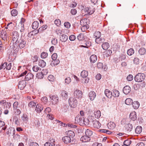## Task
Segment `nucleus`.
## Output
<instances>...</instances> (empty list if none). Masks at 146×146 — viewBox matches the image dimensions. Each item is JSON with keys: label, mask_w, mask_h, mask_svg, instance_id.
Wrapping results in <instances>:
<instances>
[{"label": "nucleus", "mask_w": 146, "mask_h": 146, "mask_svg": "<svg viewBox=\"0 0 146 146\" xmlns=\"http://www.w3.org/2000/svg\"><path fill=\"white\" fill-rule=\"evenodd\" d=\"M40 68L37 66H34L33 67V71L36 72H38Z\"/></svg>", "instance_id": "obj_60"}, {"label": "nucleus", "mask_w": 146, "mask_h": 146, "mask_svg": "<svg viewBox=\"0 0 146 146\" xmlns=\"http://www.w3.org/2000/svg\"><path fill=\"white\" fill-rule=\"evenodd\" d=\"M92 117H89V119L87 118H83V125L84 124L86 125H88L89 124L90 122H92V120H91V119H92Z\"/></svg>", "instance_id": "obj_16"}, {"label": "nucleus", "mask_w": 146, "mask_h": 146, "mask_svg": "<svg viewBox=\"0 0 146 146\" xmlns=\"http://www.w3.org/2000/svg\"><path fill=\"white\" fill-rule=\"evenodd\" d=\"M92 146H102V144L101 143L96 142L93 144Z\"/></svg>", "instance_id": "obj_64"}, {"label": "nucleus", "mask_w": 146, "mask_h": 146, "mask_svg": "<svg viewBox=\"0 0 146 146\" xmlns=\"http://www.w3.org/2000/svg\"><path fill=\"white\" fill-rule=\"evenodd\" d=\"M105 94L109 98H111L112 96V93L109 90L106 89L105 90Z\"/></svg>", "instance_id": "obj_27"}, {"label": "nucleus", "mask_w": 146, "mask_h": 146, "mask_svg": "<svg viewBox=\"0 0 146 146\" xmlns=\"http://www.w3.org/2000/svg\"><path fill=\"white\" fill-rule=\"evenodd\" d=\"M60 61L58 59H56L52 61L50 63V64L52 66L57 65L59 63Z\"/></svg>", "instance_id": "obj_32"}, {"label": "nucleus", "mask_w": 146, "mask_h": 146, "mask_svg": "<svg viewBox=\"0 0 146 146\" xmlns=\"http://www.w3.org/2000/svg\"><path fill=\"white\" fill-rule=\"evenodd\" d=\"M7 65V62H5L4 63L2 64L0 66V70L3 68H5Z\"/></svg>", "instance_id": "obj_61"}, {"label": "nucleus", "mask_w": 146, "mask_h": 146, "mask_svg": "<svg viewBox=\"0 0 146 146\" xmlns=\"http://www.w3.org/2000/svg\"><path fill=\"white\" fill-rule=\"evenodd\" d=\"M47 28V25H44L41 27H40L38 29V33H41L43 31H44Z\"/></svg>", "instance_id": "obj_44"}, {"label": "nucleus", "mask_w": 146, "mask_h": 146, "mask_svg": "<svg viewBox=\"0 0 146 146\" xmlns=\"http://www.w3.org/2000/svg\"><path fill=\"white\" fill-rule=\"evenodd\" d=\"M13 121L15 122V124L19 126L20 125V122L19 121V119L18 117L15 116L13 118Z\"/></svg>", "instance_id": "obj_38"}, {"label": "nucleus", "mask_w": 146, "mask_h": 146, "mask_svg": "<svg viewBox=\"0 0 146 146\" xmlns=\"http://www.w3.org/2000/svg\"><path fill=\"white\" fill-rule=\"evenodd\" d=\"M73 95L74 98L80 99L82 96V91L79 90H76L74 91Z\"/></svg>", "instance_id": "obj_7"}, {"label": "nucleus", "mask_w": 146, "mask_h": 146, "mask_svg": "<svg viewBox=\"0 0 146 146\" xmlns=\"http://www.w3.org/2000/svg\"><path fill=\"white\" fill-rule=\"evenodd\" d=\"M71 79L70 77H68L65 79V84L67 85L69 84L71 82Z\"/></svg>", "instance_id": "obj_52"}, {"label": "nucleus", "mask_w": 146, "mask_h": 146, "mask_svg": "<svg viewBox=\"0 0 146 146\" xmlns=\"http://www.w3.org/2000/svg\"><path fill=\"white\" fill-rule=\"evenodd\" d=\"M132 104V105L133 108L135 109H137L139 106V103L137 101L133 102Z\"/></svg>", "instance_id": "obj_31"}, {"label": "nucleus", "mask_w": 146, "mask_h": 146, "mask_svg": "<svg viewBox=\"0 0 146 146\" xmlns=\"http://www.w3.org/2000/svg\"><path fill=\"white\" fill-rule=\"evenodd\" d=\"M133 79V77L132 75L129 74L127 77V79L128 81H131Z\"/></svg>", "instance_id": "obj_62"}, {"label": "nucleus", "mask_w": 146, "mask_h": 146, "mask_svg": "<svg viewBox=\"0 0 146 146\" xmlns=\"http://www.w3.org/2000/svg\"><path fill=\"white\" fill-rule=\"evenodd\" d=\"M40 56L42 58H45L48 56V53L46 52H43L41 53Z\"/></svg>", "instance_id": "obj_53"}, {"label": "nucleus", "mask_w": 146, "mask_h": 146, "mask_svg": "<svg viewBox=\"0 0 146 146\" xmlns=\"http://www.w3.org/2000/svg\"><path fill=\"white\" fill-rule=\"evenodd\" d=\"M133 62L136 64H138L140 62L139 59L137 58H135L133 60Z\"/></svg>", "instance_id": "obj_59"}, {"label": "nucleus", "mask_w": 146, "mask_h": 146, "mask_svg": "<svg viewBox=\"0 0 146 146\" xmlns=\"http://www.w3.org/2000/svg\"><path fill=\"white\" fill-rule=\"evenodd\" d=\"M13 108L14 113L16 115H19L21 113L20 110L18 109L19 107V103L17 102H15L13 104Z\"/></svg>", "instance_id": "obj_5"}, {"label": "nucleus", "mask_w": 146, "mask_h": 146, "mask_svg": "<svg viewBox=\"0 0 146 146\" xmlns=\"http://www.w3.org/2000/svg\"><path fill=\"white\" fill-rule=\"evenodd\" d=\"M85 135L89 137L91 136L93 134L92 131L90 129H87L85 132Z\"/></svg>", "instance_id": "obj_45"}, {"label": "nucleus", "mask_w": 146, "mask_h": 146, "mask_svg": "<svg viewBox=\"0 0 146 146\" xmlns=\"http://www.w3.org/2000/svg\"><path fill=\"white\" fill-rule=\"evenodd\" d=\"M68 39V36L65 34L62 35L60 37V40L62 42H65Z\"/></svg>", "instance_id": "obj_28"}, {"label": "nucleus", "mask_w": 146, "mask_h": 146, "mask_svg": "<svg viewBox=\"0 0 146 146\" xmlns=\"http://www.w3.org/2000/svg\"><path fill=\"white\" fill-rule=\"evenodd\" d=\"M48 79L50 81L53 82L54 80V78L53 75H50L48 76Z\"/></svg>", "instance_id": "obj_58"}, {"label": "nucleus", "mask_w": 146, "mask_h": 146, "mask_svg": "<svg viewBox=\"0 0 146 146\" xmlns=\"http://www.w3.org/2000/svg\"><path fill=\"white\" fill-rule=\"evenodd\" d=\"M48 70L46 69H44L42 72L38 73L37 75V77L39 79L43 78L44 75H46L48 73Z\"/></svg>", "instance_id": "obj_10"}, {"label": "nucleus", "mask_w": 146, "mask_h": 146, "mask_svg": "<svg viewBox=\"0 0 146 146\" xmlns=\"http://www.w3.org/2000/svg\"><path fill=\"white\" fill-rule=\"evenodd\" d=\"M22 119L25 121H27L28 119V117L27 115L25 114L23 115L21 117Z\"/></svg>", "instance_id": "obj_57"}, {"label": "nucleus", "mask_w": 146, "mask_h": 146, "mask_svg": "<svg viewBox=\"0 0 146 146\" xmlns=\"http://www.w3.org/2000/svg\"><path fill=\"white\" fill-rule=\"evenodd\" d=\"M142 131V127L140 126H137L135 129V133L136 134H140Z\"/></svg>", "instance_id": "obj_33"}, {"label": "nucleus", "mask_w": 146, "mask_h": 146, "mask_svg": "<svg viewBox=\"0 0 146 146\" xmlns=\"http://www.w3.org/2000/svg\"><path fill=\"white\" fill-rule=\"evenodd\" d=\"M13 42L14 46L18 45L19 41L18 40L19 38V35L17 31H14L13 33Z\"/></svg>", "instance_id": "obj_3"}, {"label": "nucleus", "mask_w": 146, "mask_h": 146, "mask_svg": "<svg viewBox=\"0 0 146 146\" xmlns=\"http://www.w3.org/2000/svg\"><path fill=\"white\" fill-rule=\"evenodd\" d=\"M88 20L87 19H83L80 21V24L83 27L81 28V29L83 31H85V30H87L89 28V26L88 24Z\"/></svg>", "instance_id": "obj_1"}, {"label": "nucleus", "mask_w": 146, "mask_h": 146, "mask_svg": "<svg viewBox=\"0 0 146 146\" xmlns=\"http://www.w3.org/2000/svg\"><path fill=\"white\" fill-rule=\"evenodd\" d=\"M139 54L141 55H144L146 53V50L144 48H140L138 51Z\"/></svg>", "instance_id": "obj_34"}, {"label": "nucleus", "mask_w": 146, "mask_h": 146, "mask_svg": "<svg viewBox=\"0 0 146 146\" xmlns=\"http://www.w3.org/2000/svg\"><path fill=\"white\" fill-rule=\"evenodd\" d=\"M11 106L10 103L7 102L5 100H0V106L3 107L4 109H9Z\"/></svg>", "instance_id": "obj_6"}, {"label": "nucleus", "mask_w": 146, "mask_h": 146, "mask_svg": "<svg viewBox=\"0 0 146 146\" xmlns=\"http://www.w3.org/2000/svg\"><path fill=\"white\" fill-rule=\"evenodd\" d=\"M83 118L79 115L77 116L75 118L76 123H78L80 125H82Z\"/></svg>", "instance_id": "obj_12"}, {"label": "nucleus", "mask_w": 146, "mask_h": 146, "mask_svg": "<svg viewBox=\"0 0 146 146\" xmlns=\"http://www.w3.org/2000/svg\"><path fill=\"white\" fill-rule=\"evenodd\" d=\"M84 11L86 12H87L88 14L92 15L94 12L95 9L93 6H91L85 8Z\"/></svg>", "instance_id": "obj_8"}, {"label": "nucleus", "mask_w": 146, "mask_h": 146, "mask_svg": "<svg viewBox=\"0 0 146 146\" xmlns=\"http://www.w3.org/2000/svg\"><path fill=\"white\" fill-rule=\"evenodd\" d=\"M88 72L85 70H83L81 73L80 76L82 78H88Z\"/></svg>", "instance_id": "obj_30"}, {"label": "nucleus", "mask_w": 146, "mask_h": 146, "mask_svg": "<svg viewBox=\"0 0 146 146\" xmlns=\"http://www.w3.org/2000/svg\"><path fill=\"white\" fill-rule=\"evenodd\" d=\"M131 141L130 140H126L124 141L123 144L126 146H129L131 144Z\"/></svg>", "instance_id": "obj_55"}, {"label": "nucleus", "mask_w": 146, "mask_h": 146, "mask_svg": "<svg viewBox=\"0 0 146 146\" xmlns=\"http://www.w3.org/2000/svg\"><path fill=\"white\" fill-rule=\"evenodd\" d=\"M61 95L64 100L67 99L68 98V92L65 90H62L61 91Z\"/></svg>", "instance_id": "obj_25"}, {"label": "nucleus", "mask_w": 146, "mask_h": 146, "mask_svg": "<svg viewBox=\"0 0 146 146\" xmlns=\"http://www.w3.org/2000/svg\"><path fill=\"white\" fill-rule=\"evenodd\" d=\"M93 125L94 127L98 129L101 126V125L100 122L96 120L92 121Z\"/></svg>", "instance_id": "obj_19"}, {"label": "nucleus", "mask_w": 146, "mask_h": 146, "mask_svg": "<svg viewBox=\"0 0 146 146\" xmlns=\"http://www.w3.org/2000/svg\"><path fill=\"white\" fill-rule=\"evenodd\" d=\"M107 126L110 129H113L115 127L116 125L113 122L111 121L108 123Z\"/></svg>", "instance_id": "obj_24"}, {"label": "nucleus", "mask_w": 146, "mask_h": 146, "mask_svg": "<svg viewBox=\"0 0 146 146\" xmlns=\"http://www.w3.org/2000/svg\"><path fill=\"white\" fill-rule=\"evenodd\" d=\"M38 65L41 67H44L46 65V62L43 60H40L38 61Z\"/></svg>", "instance_id": "obj_42"}, {"label": "nucleus", "mask_w": 146, "mask_h": 146, "mask_svg": "<svg viewBox=\"0 0 146 146\" xmlns=\"http://www.w3.org/2000/svg\"><path fill=\"white\" fill-rule=\"evenodd\" d=\"M89 78H83L81 80V81L82 83L84 84V83H88L89 81Z\"/></svg>", "instance_id": "obj_48"}, {"label": "nucleus", "mask_w": 146, "mask_h": 146, "mask_svg": "<svg viewBox=\"0 0 146 146\" xmlns=\"http://www.w3.org/2000/svg\"><path fill=\"white\" fill-rule=\"evenodd\" d=\"M77 39L79 40H83L84 38V36L83 34H80L77 37Z\"/></svg>", "instance_id": "obj_51"}, {"label": "nucleus", "mask_w": 146, "mask_h": 146, "mask_svg": "<svg viewBox=\"0 0 146 146\" xmlns=\"http://www.w3.org/2000/svg\"><path fill=\"white\" fill-rule=\"evenodd\" d=\"M90 59L91 62L94 63L97 60V56L94 54L90 56Z\"/></svg>", "instance_id": "obj_29"}, {"label": "nucleus", "mask_w": 146, "mask_h": 146, "mask_svg": "<svg viewBox=\"0 0 146 146\" xmlns=\"http://www.w3.org/2000/svg\"><path fill=\"white\" fill-rule=\"evenodd\" d=\"M39 23L36 21H34L33 23L32 28L33 29H36L38 27Z\"/></svg>", "instance_id": "obj_47"}, {"label": "nucleus", "mask_w": 146, "mask_h": 146, "mask_svg": "<svg viewBox=\"0 0 146 146\" xmlns=\"http://www.w3.org/2000/svg\"><path fill=\"white\" fill-rule=\"evenodd\" d=\"M94 115L95 118L98 119L99 118L101 115L100 111L99 110L95 111Z\"/></svg>", "instance_id": "obj_35"}, {"label": "nucleus", "mask_w": 146, "mask_h": 146, "mask_svg": "<svg viewBox=\"0 0 146 146\" xmlns=\"http://www.w3.org/2000/svg\"><path fill=\"white\" fill-rule=\"evenodd\" d=\"M110 46L109 43L106 42L103 43L102 45V47L104 50L107 49Z\"/></svg>", "instance_id": "obj_41"}, {"label": "nucleus", "mask_w": 146, "mask_h": 146, "mask_svg": "<svg viewBox=\"0 0 146 146\" xmlns=\"http://www.w3.org/2000/svg\"><path fill=\"white\" fill-rule=\"evenodd\" d=\"M94 36L96 38V42L97 43H101V42L98 40V39L101 36V34L99 31H96L94 34Z\"/></svg>", "instance_id": "obj_13"}, {"label": "nucleus", "mask_w": 146, "mask_h": 146, "mask_svg": "<svg viewBox=\"0 0 146 146\" xmlns=\"http://www.w3.org/2000/svg\"><path fill=\"white\" fill-rule=\"evenodd\" d=\"M90 140V138L86 135L82 136L80 138V140L84 142H86L89 141Z\"/></svg>", "instance_id": "obj_20"}, {"label": "nucleus", "mask_w": 146, "mask_h": 146, "mask_svg": "<svg viewBox=\"0 0 146 146\" xmlns=\"http://www.w3.org/2000/svg\"><path fill=\"white\" fill-rule=\"evenodd\" d=\"M130 118L133 121H135L137 118L136 113L135 111L131 112L129 115Z\"/></svg>", "instance_id": "obj_23"}, {"label": "nucleus", "mask_w": 146, "mask_h": 146, "mask_svg": "<svg viewBox=\"0 0 146 146\" xmlns=\"http://www.w3.org/2000/svg\"><path fill=\"white\" fill-rule=\"evenodd\" d=\"M96 96V94L94 91H91L88 94V97L91 100H94Z\"/></svg>", "instance_id": "obj_18"}, {"label": "nucleus", "mask_w": 146, "mask_h": 146, "mask_svg": "<svg viewBox=\"0 0 146 146\" xmlns=\"http://www.w3.org/2000/svg\"><path fill=\"white\" fill-rule=\"evenodd\" d=\"M0 36L2 39L4 41L8 40V38L7 37V35L6 32L4 31H1V33Z\"/></svg>", "instance_id": "obj_21"}, {"label": "nucleus", "mask_w": 146, "mask_h": 146, "mask_svg": "<svg viewBox=\"0 0 146 146\" xmlns=\"http://www.w3.org/2000/svg\"><path fill=\"white\" fill-rule=\"evenodd\" d=\"M18 13V11L16 9H13L11 11V15L13 16H17Z\"/></svg>", "instance_id": "obj_50"}, {"label": "nucleus", "mask_w": 146, "mask_h": 146, "mask_svg": "<svg viewBox=\"0 0 146 146\" xmlns=\"http://www.w3.org/2000/svg\"><path fill=\"white\" fill-rule=\"evenodd\" d=\"M55 143V139L52 138H50L49 141L44 144V146H54Z\"/></svg>", "instance_id": "obj_11"}, {"label": "nucleus", "mask_w": 146, "mask_h": 146, "mask_svg": "<svg viewBox=\"0 0 146 146\" xmlns=\"http://www.w3.org/2000/svg\"><path fill=\"white\" fill-rule=\"evenodd\" d=\"M85 45H81L80 46V47L88 48L90 46L91 44V42L89 40H88V41H86L85 43Z\"/></svg>", "instance_id": "obj_40"}, {"label": "nucleus", "mask_w": 146, "mask_h": 146, "mask_svg": "<svg viewBox=\"0 0 146 146\" xmlns=\"http://www.w3.org/2000/svg\"><path fill=\"white\" fill-rule=\"evenodd\" d=\"M145 78V75L144 74L139 73L135 76L134 80L136 82H140L143 81Z\"/></svg>", "instance_id": "obj_2"}, {"label": "nucleus", "mask_w": 146, "mask_h": 146, "mask_svg": "<svg viewBox=\"0 0 146 146\" xmlns=\"http://www.w3.org/2000/svg\"><path fill=\"white\" fill-rule=\"evenodd\" d=\"M131 91V88L128 86H126L123 89V92L125 94H127Z\"/></svg>", "instance_id": "obj_22"}, {"label": "nucleus", "mask_w": 146, "mask_h": 146, "mask_svg": "<svg viewBox=\"0 0 146 146\" xmlns=\"http://www.w3.org/2000/svg\"><path fill=\"white\" fill-rule=\"evenodd\" d=\"M54 23L57 26H60L61 24L60 20L59 19H56L54 21Z\"/></svg>", "instance_id": "obj_54"}, {"label": "nucleus", "mask_w": 146, "mask_h": 146, "mask_svg": "<svg viewBox=\"0 0 146 146\" xmlns=\"http://www.w3.org/2000/svg\"><path fill=\"white\" fill-rule=\"evenodd\" d=\"M133 127L132 124L129 123L126 125V129L127 131L129 132L132 130Z\"/></svg>", "instance_id": "obj_37"}, {"label": "nucleus", "mask_w": 146, "mask_h": 146, "mask_svg": "<svg viewBox=\"0 0 146 146\" xmlns=\"http://www.w3.org/2000/svg\"><path fill=\"white\" fill-rule=\"evenodd\" d=\"M26 82L25 81H22L19 82L18 87L21 90L23 89L26 86Z\"/></svg>", "instance_id": "obj_15"}, {"label": "nucleus", "mask_w": 146, "mask_h": 146, "mask_svg": "<svg viewBox=\"0 0 146 146\" xmlns=\"http://www.w3.org/2000/svg\"><path fill=\"white\" fill-rule=\"evenodd\" d=\"M62 140L66 144H68L71 141V139L69 136H65L62 138Z\"/></svg>", "instance_id": "obj_17"}, {"label": "nucleus", "mask_w": 146, "mask_h": 146, "mask_svg": "<svg viewBox=\"0 0 146 146\" xmlns=\"http://www.w3.org/2000/svg\"><path fill=\"white\" fill-rule=\"evenodd\" d=\"M68 102L70 106L72 108H74L77 106L78 102L77 100L74 98H70L68 100Z\"/></svg>", "instance_id": "obj_4"}, {"label": "nucleus", "mask_w": 146, "mask_h": 146, "mask_svg": "<svg viewBox=\"0 0 146 146\" xmlns=\"http://www.w3.org/2000/svg\"><path fill=\"white\" fill-rule=\"evenodd\" d=\"M134 53V50L132 48H130L127 51V53L128 55L131 56Z\"/></svg>", "instance_id": "obj_49"}, {"label": "nucleus", "mask_w": 146, "mask_h": 146, "mask_svg": "<svg viewBox=\"0 0 146 146\" xmlns=\"http://www.w3.org/2000/svg\"><path fill=\"white\" fill-rule=\"evenodd\" d=\"M64 26L67 29H69L71 26L70 24L68 22H66L64 23Z\"/></svg>", "instance_id": "obj_56"}, {"label": "nucleus", "mask_w": 146, "mask_h": 146, "mask_svg": "<svg viewBox=\"0 0 146 146\" xmlns=\"http://www.w3.org/2000/svg\"><path fill=\"white\" fill-rule=\"evenodd\" d=\"M26 44V42L24 40H21L20 43H19L18 45H17L16 46L19 45V47L21 48H24Z\"/></svg>", "instance_id": "obj_36"}, {"label": "nucleus", "mask_w": 146, "mask_h": 146, "mask_svg": "<svg viewBox=\"0 0 146 146\" xmlns=\"http://www.w3.org/2000/svg\"><path fill=\"white\" fill-rule=\"evenodd\" d=\"M133 102V100L130 98H127L125 101V103L127 105H130Z\"/></svg>", "instance_id": "obj_39"}, {"label": "nucleus", "mask_w": 146, "mask_h": 146, "mask_svg": "<svg viewBox=\"0 0 146 146\" xmlns=\"http://www.w3.org/2000/svg\"><path fill=\"white\" fill-rule=\"evenodd\" d=\"M33 77V74L31 72H29L26 75L25 78V80L26 81H28L30 79H32Z\"/></svg>", "instance_id": "obj_26"}, {"label": "nucleus", "mask_w": 146, "mask_h": 146, "mask_svg": "<svg viewBox=\"0 0 146 146\" xmlns=\"http://www.w3.org/2000/svg\"><path fill=\"white\" fill-rule=\"evenodd\" d=\"M51 99V101L52 103V104L54 105L57 104L58 102V97L55 95H53L50 97Z\"/></svg>", "instance_id": "obj_9"}, {"label": "nucleus", "mask_w": 146, "mask_h": 146, "mask_svg": "<svg viewBox=\"0 0 146 146\" xmlns=\"http://www.w3.org/2000/svg\"><path fill=\"white\" fill-rule=\"evenodd\" d=\"M119 95V93L117 90H114L112 93V96L114 97H118Z\"/></svg>", "instance_id": "obj_43"}, {"label": "nucleus", "mask_w": 146, "mask_h": 146, "mask_svg": "<svg viewBox=\"0 0 146 146\" xmlns=\"http://www.w3.org/2000/svg\"><path fill=\"white\" fill-rule=\"evenodd\" d=\"M43 107L41 104H37L36 105L35 109V111L38 113L40 112L43 110Z\"/></svg>", "instance_id": "obj_14"}, {"label": "nucleus", "mask_w": 146, "mask_h": 146, "mask_svg": "<svg viewBox=\"0 0 146 146\" xmlns=\"http://www.w3.org/2000/svg\"><path fill=\"white\" fill-rule=\"evenodd\" d=\"M28 105L30 107H33L36 105V104L33 102L31 101L29 103Z\"/></svg>", "instance_id": "obj_63"}, {"label": "nucleus", "mask_w": 146, "mask_h": 146, "mask_svg": "<svg viewBox=\"0 0 146 146\" xmlns=\"http://www.w3.org/2000/svg\"><path fill=\"white\" fill-rule=\"evenodd\" d=\"M67 134L68 136L70 137H73L75 136V133L73 131L71 130L68 131L67 133Z\"/></svg>", "instance_id": "obj_46"}]
</instances>
